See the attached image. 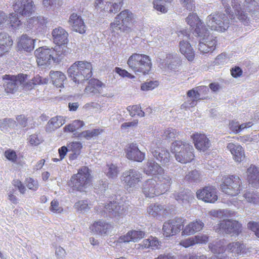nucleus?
<instances>
[{"instance_id": "1", "label": "nucleus", "mask_w": 259, "mask_h": 259, "mask_svg": "<svg viewBox=\"0 0 259 259\" xmlns=\"http://www.w3.org/2000/svg\"><path fill=\"white\" fill-rule=\"evenodd\" d=\"M232 6L235 12V15L229 14L228 16L224 13H214L208 15L206 19L207 27L211 30L222 32L228 29L231 22H237V20L244 25L249 22L248 14L243 10H246L250 15L254 18H259V6L254 0H244L242 6H241L238 0H232Z\"/></svg>"}, {"instance_id": "2", "label": "nucleus", "mask_w": 259, "mask_h": 259, "mask_svg": "<svg viewBox=\"0 0 259 259\" xmlns=\"http://www.w3.org/2000/svg\"><path fill=\"white\" fill-rule=\"evenodd\" d=\"M172 184L171 178L169 176H163L155 179L146 181L142 185V193L146 197L154 198L165 193Z\"/></svg>"}, {"instance_id": "3", "label": "nucleus", "mask_w": 259, "mask_h": 259, "mask_svg": "<svg viewBox=\"0 0 259 259\" xmlns=\"http://www.w3.org/2000/svg\"><path fill=\"white\" fill-rule=\"evenodd\" d=\"M66 55V50L60 46L51 48L42 47L35 51L36 61L39 66L49 65L52 61L59 63Z\"/></svg>"}, {"instance_id": "4", "label": "nucleus", "mask_w": 259, "mask_h": 259, "mask_svg": "<svg viewBox=\"0 0 259 259\" xmlns=\"http://www.w3.org/2000/svg\"><path fill=\"white\" fill-rule=\"evenodd\" d=\"M136 22L135 15L128 10H124L117 14L113 22L110 23V30L114 35L118 31L129 33L132 30V25Z\"/></svg>"}, {"instance_id": "5", "label": "nucleus", "mask_w": 259, "mask_h": 259, "mask_svg": "<svg viewBox=\"0 0 259 259\" xmlns=\"http://www.w3.org/2000/svg\"><path fill=\"white\" fill-rule=\"evenodd\" d=\"M171 151L175 154L176 159L182 163H187L194 160V149L190 144L182 141H175L170 147Z\"/></svg>"}, {"instance_id": "6", "label": "nucleus", "mask_w": 259, "mask_h": 259, "mask_svg": "<svg viewBox=\"0 0 259 259\" xmlns=\"http://www.w3.org/2000/svg\"><path fill=\"white\" fill-rule=\"evenodd\" d=\"M92 66L86 61H76L68 69V74L74 81H87L92 75Z\"/></svg>"}, {"instance_id": "7", "label": "nucleus", "mask_w": 259, "mask_h": 259, "mask_svg": "<svg viewBox=\"0 0 259 259\" xmlns=\"http://www.w3.org/2000/svg\"><path fill=\"white\" fill-rule=\"evenodd\" d=\"M127 64L136 74H148L150 71L152 63L150 57L145 54L134 53L128 59Z\"/></svg>"}, {"instance_id": "8", "label": "nucleus", "mask_w": 259, "mask_h": 259, "mask_svg": "<svg viewBox=\"0 0 259 259\" xmlns=\"http://www.w3.org/2000/svg\"><path fill=\"white\" fill-rule=\"evenodd\" d=\"M242 181L237 176H224L220 185V190L224 194L231 196L238 195L242 190Z\"/></svg>"}, {"instance_id": "9", "label": "nucleus", "mask_w": 259, "mask_h": 259, "mask_svg": "<svg viewBox=\"0 0 259 259\" xmlns=\"http://www.w3.org/2000/svg\"><path fill=\"white\" fill-rule=\"evenodd\" d=\"M123 4V0H95V7L103 17L117 13Z\"/></svg>"}, {"instance_id": "10", "label": "nucleus", "mask_w": 259, "mask_h": 259, "mask_svg": "<svg viewBox=\"0 0 259 259\" xmlns=\"http://www.w3.org/2000/svg\"><path fill=\"white\" fill-rule=\"evenodd\" d=\"M91 175L89 168L82 166L74 174L68 182V185L73 190L81 191L91 182Z\"/></svg>"}, {"instance_id": "11", "label": "nucleus", "mask_w": 259, "mask_h": 259, "mask_svg": "<svg viewBox=\"0 0 259 259\" xmlns=\"http://www.w3.org/2000/svg\"><path fill=\"white\" fill-rule=\"evenodd\" d=\"M209 89L206 86H200L187 92V96L192 99L188 100L182 105L185 109L193 107L196 105L197 101L209 99L208 94Z\"/></svg>"}, {"instance_id": "12", "label": "nucleus", "mask_w": 259, "mask_h": 259, "mask_svg": "<svg viewBox=\"0 0 259 259\" xmlns=\"http://www.w3.org/2000/svg\"><path fill=\"white\" fill-rule=\"evenodd\" d=\"M182 61L176 54H168L158 60V67L165 72L175 74L181 70Z\"/></svg>"}, {"instance_id": "13", "label": "nucleus", "mask_w": 259, "mask_h": 259, "mask_svg": "<svg viewBox=\"0 0 259 259\" xmlns=\"http://www.w3.org/2000/svg\"><path fill=\"white\" fill-rule=\"evenodd\" d=\"M225 240H221L215 243H210L209 248L213 253H223L227 250L229 252L237 254H240L243 252L244 245L239 242H232L229 244L227 247H225Z\"/></svg>"}, {"instance_id": "14", "label": "nucleus", "mask_w": 259, "mask_h": 259, "mask_svg": "<svg viewBox=\"0 0 259 259\" xmlns=\"http://www.w3.org/2000/svg\"><path fill=\"white\" fill-rule=\"evenodd\" d=\"M200 37L198 45V50L201 53L205 54L212 52L217 44L215 37L209 34L206 28H202V34H197Z\"/></svg>"}, {"instance_id": "15", "label": "nucleus", "mask_w": 259, "mask_h": 259, "mask_svg": "<svg viewBox=\"0 0 259 259\" xmlns=\"http://www.w3.org/2000/svg\"><path fill=\"white\" fill-rule=\"evenodd\" d=\"M214 229L218 233L225 232L238 235L242 231V225L237 221L226 220L221 221Z\"/></svg>"}, {"instance_id": "16", "label": "nucleus", "mask_w": 259, "mask_h": 259, "mask_svg": "<svg viewBox=\"0 0 259 259\" xmlns=\"http://www.w3.org/2000/svg\"><path fill=\"white\" fill-rule=\"evenodd\" d=\"M186 221L185 219L176 218L165 222L162 227L163 235L166 237H169L178 233L184 227Z\"/></svg>"}, {"instance_id": "17", "label": "nucleus", "mask_w": 259, "mask_h": 259, "mask_svg": "<svg viewBox=\"0 0 259 259\" xmlns=\"http://www.w3.org/2000/svg\"><path fill=\"white\" fill-rule=\"evenodd\" d=\"M189 35V32L187 30H183L179 32V37H185L184 39L180 41L179 50L181 54L189 61H192L195 58V52L190 44L188 41Z\"/></svg>"}, {"instance_id": "18", "label": "nucleus", "mask_w": 259, "mask_h": 259, "mask_svg": "<svg viewBox=\"0 0 259 259\" xmlns=\"http://www.w3.org/2000/svg\"><path fill=\"white\" fill-rule=\"evenodd\" d=\"M13 9L15 12L24 16H29L35 10V6L31 0H15Z\"/></svg>"}, {"instance_id": "19", "label": "nucleus", "mask_w": 259, "mask_h": 259, "mask_svg": "<svg viewBox=\"0 0 259 259\" xmlns=\"http://www.w3.org/2000/svg\"><path fill=\"white\" fill-rule=\"evenodd\" d=\"M196 196L199 199L210 203H214L218 199L216 188L210 186H205L197 190Z\"/></svg>"}, {"instance_id": "20", "label": "nucleus", "mask_w": 259, "mask_h": 259, "mask_svg": "<svg viewBox=\"0 0 259 259\" xmlns=\"http://www.w3.org/2000/svg\"><path fill=\"white\" fill-rule=\"evenodd\" d=\"M120 203L116 201H110L109 203L105 205L103 211L108 214L109 217L114 218L120 217L125 215L127 211L126 207L120 205Z\"/></svg>"}, {"instance_id": "21", "label": "nucleus", "mask_w": 259, "mask_h": 259, "mask_svg": "<svg viewBox=\"0 0 259 259\" xmlns=\"http://www.w3.org/2000/svg\"><path fill=\"white\" fill-rule=\"evenodd\" d=\"M151 151L153 156L162 164L165 165L169 162L170 154L167 150L157 143H153Z\"/></svg>"}, {"instance_id": "22", "label": "nucleus", "mask_w": 259, "mask_h": 259, "mask_svg": "<svg viewBox=\"0 0 259 259\" xmlns=\"http://www.w3.org/2000/svg\"><path fill=\"white\" fill-rule=\"evenodd\" d=\"M51 34L53 41L57 45L56 46L64 47L66 50L65 45L69 41L68 32L63 28L58 27L52 30Z\"/></svg>"}, {"instance_id": "23", "label": "nucleus", "mask_w": 259, "mask_h": 259, "mask_svg": "<svg viewBox=\"0 0 259 259\" xmlns=\"http://www.w3.org/2000/svg\"><path fill=\"white\" fill-rule=\"evenodd\" d=\"M141 178L142 175L140 172L134 169H130L123 173L121 181L127 189L135 186L141 181Z\"/></svg>"}, {"instance_id": "24", "label": "nucleus", "mask_w": 259, "mask_h": 259, "mask_svg": "<svg viewBox=\"0 0 259 259\" xmlns=\"http://www.w3.org/2000/svg\"><path fill=\"white\" fill-rule=\"evenodd\" d=\"M47 20L42 16H34L29 18L27 21V28L36 33H42L44 31Z\"/></svg>"}, {"instance_id": "25", "label": "nucleus", "mask_w": 259, "mask_h": 259, "mask_svg": "<svg viewBox=\"0 0 259 259\" xmlns=\"http://www.w3.org/2000/svg\"><path fill=\"white\" fill-rule=\"evenodd\" d=\"M144 172L148 176L154 177L157 180L158 177H161L164 175V169L154 160H148L144 167Z\"/></svg>"}, {"instance_id": "26", "label": "nucleus", "mask_w": 259, "mask_h": 259, "mask_svg": "<svg viewBox=\"0 0 259 259\" xmlns=\"http://www.w3.org/2000/svg\"><path fill=\"white\" fill-rule=\"evenodd\" d=\"M196 149L200 151H206L210 146L209 140L204 134L196 133L191 136Z\"/></svg>"}, {"instance_id": "27", "label": "nucleus", "mask_w": 259, "mask_h": 259, "mask_svg": "<svg viewBox=\"0 0 259 259\" xmlns=\"http://www.w3.org/2000/svg\"><path fill=\"white\" fill-rule=\"evenodd\" d=\"M126 157L132 160L142 162L145 158V153L142 152L136 144L128 145L125 150Z\"/></svg>"}, {"instance_id": "28", "label": "nucleus", "mask_w": 259, "mask_h": 259, "mask_svg": "<svg viewBox=\"0 0 259 259\" xmlns=\"http://www.w3.org/2000/svg\"><path fill=\"white\" fill-rule=\"evenodd\" d=\"M69 22L72 30L80 34L85 33L86 31V26L80 16L76 14L73 13L70 16Z\"/></svg>"}, {"instance_id": "29", "label": "nucleus", "mask_w": 259, "mask_h": 259, "mask_svg": "<svg viewBox=\"0 0 259 259\" xmlns=\"http://www.w3.org/2000/svg\"><path fill=\"white\" fill-rule=\"evenodd\" d=\"M204 226L202 221L196 220L189 223L183 229L182 235L189 236L201 231Z\"/></svg>"}, {"instance_id": "30", "label": "nucleus", "mask_w": 259, "mask_h": 259, "mask_svg": "<svg viewBox=\"0 0 259 259\" xmlns=\"http://www.w3.org/2000/svg\"><path fill=\"white\" fill-rule=\"evenodd\" d=\"M186 21L187 24L194 29V31L197 34H200V33H202V28H206L196 14H190L186 18Z\"/></svg>"}, {"instance_id": "31", "label": "nucleus", "mask_w": 259, "mask_h": 259, "mask_svg": "<svg viewBox=\"0 0 259 259\" xmlns=\"http://www.w3.org/2000/svg\"><path fill=\"white\" fill-rule=\"evenodd\" d=\"M227 148L233 155L234 160L237 162H241L245 158L243 148L239 145H235L233 143H229L227 146Z\"/></svg>"}, {"instance_id": "32", "label": "nucleus", "mask_w": 259, "mask_h": 259, "mask_svg": "<svg viewBox=\"0 0 259 259\" xmlns=\"http://www.w3.org/2000/svg\"><path fill=\"white\" fill-rule=\"evenodd\" d=\"M145 234L142 231L132 230L128 232L126 235L120 236L117 242L118 243H126L130 241H137L143 238Z\"/></svg>"}, {"instance_id": "33", "label": "nucleus", "mask_w": 259, "mask_h": 259, "mask_svg": "<svg viewBox=\"0 0 259 259\" xmlns=\"http://www.w3.org/2000/svg\"><path fill=\"white\" fill-rule=\"evenodd\" d=\"M35 39L31 38L26 34H23L19 39L18 48L20 50L31 52L34 48Z\"/></svg>"}, {"instance_id": "34", "label": "nucleus", "mask_w": 259, "mask_h": 259, "mask_svg": "<svg viewBox=\"0 0 259 259\" xmlns=\"http://www.w3.org/2000/svg\"><path fill=\"white\" fill-rule=\"evenodd\" d=\"M69 149V160L76 159L81 153L82 145L80 142L73 141L67 144Z\"/></svg>"}, {"instance_id": "35", "label": "nucleus", "mask_w": 259, "mask_h": 259, "mask_svg": "<svg viewBox=\"0 0 259 259\" xmlns=\"http://www.w3.org/2000/svg\"><path fill=\"white\" fill-rule=\"evenodd\" d=\"M247 180L249 184L259 187V171L256 166L251 165L247 170Z\"/></svg>"}, {"instance_id": "36", "label": "nucleus", "mask_w": 259, "mask_h": 259, "mask_svg": "<svg viewBox=\"0 0 259 259\" xmlns=\"http://www.w3.org/2000/svg\"><path fill=\"white\" fill-rule=\"evenodd\" d=\"M112 228L110 224L102 221L95 222L90 227V229L94 232L100 234H105Z\"/></svg>"}, {"instance_id": "37", "label": "nucleus", "mask_w": 259, "mask_h": 259, "mask_svg": "<svg viewBox=\"0 0 259 259\" xmlns=\"http://www.w3.org/2000/svg\"><path fill=\"white\" fill-rule=\"evenodd\" d=\"M147 212L150 216L154 218L165 215L167 212L164 206L157 203L150 204L147 208Z\"/></svg>"}, {"instance_id": "38", "label": "nucleus", "mask_w": 259, "mask_h": 259, "mask_svg": "<svg viewBox=\"0 0 259 259\" xmlns=\"http://www.w3.org/2000/svg\"><path fill=\"white\" fill-rule=\"evenodd\" d=\"M173 0H150L152 3L153 8L158 12L166 13L168 10V6Z\"/></svg>"}, {"instance_id": "39", "label": "nucleus", "mask_w": 259, "mask_h": 259, "mask_svg": "<svg viewBox=\"0 0 259 259\" xmlns=\"http://www.w3.org/2000/svg\"><path fill=\"white\" fill-rule=\"evenodd\" d=\"M3 79L8 81H25V80H29L30 81H41L40 76H36L33 79L28 78L27 74L20 73L17 75L6 74L3 76Z\"/></svg>"}, {"instance_id": "40", "label": "nucleus", "mask_w": 259, "mask_h": 259, "mask_svg": "<svg viewBox=\"0 0 259 259\" xmlns=\"http://www.w3.org/2000/svg\"><path fill=\"white\" fill-rule=\"evenodd\" d=\"M140 245L142 249L150 248L156 250L160 248V242L156 237L150 236L149 238L144 239Z\"/></svg>"}, {"instance_id": "41", "label": "nucleus", "mask_w": 259, "mask_h": 259, "mask_svg": "<svg viewBox=\"0 0 259 259\" xmlns=\"http://www.w3.org/2000/svg\"><path fill=\"white\" fill-rule=\"evenodd\" d=\"M65 123V119L63 117L56 116L52 117L48 122L47 130L49 132L54 131Z\"/></svg>"}, {"instance_id": "42", "label": "nucleus", "mask_w": 259, "mask_h": 259, "mask_svg": "<svg viewBox=\"0 0 259 259\" xmlns=\"http://www.w3.org/2000/svg\"><path fill=\"white\" fill-rule=\"evenodd\" d=\"M253 125L251 122H248L239 124V122L232 120H230L228 124L229 129L234 134H238L243 130L250 127Z\"/></svg>"}, {"instance_id": "43", "label": "nucleus", "mask_w": 259, "mask_h": 259, "mask_svg": "<svg viewBox=\"0 0 259 259\" xmlns=\"http://www.w3.org/2000/svg\"><path fill=\"white\" fill-rule=\"evenodd\" d=\"M13 41L11 36L6 32L0 33V46L5 50L8 51L12 46Z\"/></svg>"}, {"instance_id": "44", "label": "nucleus", "mask_w": 259, "mask_h": 259, "mask_svg": "<svg viewBox=\"0 0 259 259\" xmlns=\"http://www.w3.org/2000/svg\"><path fill=\"white\" fill-rule=\"evenodd\" d=\"M173 196L178 202L181 203H188L192 198L191 191L175 192L173 194Z\"/></svg>"}, {"instance_id": "45", "label": "nucleus", "mask_w": 259, "mask_h": 259, "mask_svg": "<svg viewBox=\"0 0 259 259\" xmlns=\"http://www.w3.org/2000/svg\"><path fill=\"white\" fill-rule=\"evenodd\" d=\"M104 132V130L100 128L93 129L92 131H84L78 134L77 137L79 138H83L87 140H90L94 137H96Z\"/></svg>"}, {"instance_id": "46", "label": "nucleus", "mask_w": 259, "mask_h": 259, "mask_svg": "<svg viewBox=\"0 0 259 259\" xmlns=\"http://www.w3.org/2000/svg\"><path fill=\"white\" fill-rule=\"evenodd\" d=\"M7 25H9L13 29H19L22 26V24L19 19L17 14L15 13H12L9 14Z\"/></svg>"}, {"instance_id": "47", "label": "nucleus", "mask_w": 259, "mask_h": 259, "mask_svg": "<svg viewBox=\"0 0 259 259\" xmlns=\"http://www.w3.org/2000/svg\"><path fill=\"white\" fill-rule=\"evenodd\" d=\"M84 125L83 121L75 120L72 123L66 125L64 127V132L73 133L82 127Z\"/></svg>"}, {"instance_id": "48", "label": "nucleus", "mask_w": 259, "mask_h": 259, "mask_svg": "<svg viewBox=\"0 0 259 259\" xmlns=\"http://www.w3.org/2000/svg\"><path fill=\"white\" fill-rule=\"evenodd\" d=\"M28 143L31 146H37L42 143L44 139L39 134H33L27 139Z\"/></svg>"}, {"instance_id": "49", "label": "nucleus", "mask_w": 259, "mask_h": 259, "mask_svg": "<svg viewBox=\"0 0 259 259\" xmlns=\"http://www.w3.org/2000/svg\"><path fill=\"white\" fill-rule=\"evenodd\" d=\"M126 109L132 117L135 116L143 117L145 115V113L141 109L140 105L129 106Z\"/></svg>"}, {"instance_id": "50", "label": "nucleus", "mask_w": 259, "mask_h": 259, "mask_svg": "<svg viewBox=\"0 0 259 259\" xmlns=\"http://www.w3.org/2000/svg\"><path fill=\"white\" fill-rule=\"evenodd\" d=\"M119 170L117 166L112 163L107 165V167L105 169V172L106 176L109 178H115L117 176Z\"/></svg>"}, {"instance_id": "51", "label": "nucleus", "mask_w": 259, "mask_h": 259, "mask_svg": "<svg viewBox=\"0 0 259 259\" xmlns=\"http://www.w3.org/2000/svg\"><path fill=\"white\" fill-rule=\"evenodd\" d=\"M25 184L27 188L32 191H36L38 189L39 185L36 179L32 178H26L25 180Z\"/></svg>"}, {"instance_id": "52", "label": "nucleus", "mask_w": 259, "mask_h": 259, "mask_svg": "<svg viewBox=\"0 0 259 259\" xmlns=\"http://www.w3.org/2000/svg\"><path fill=\"white\" fill-rule=\"evenodd\" d=\"M245 199L249 203L254 204L259 202V194L253 192L246 191L243 195Z\"/></svg>"}, {"instance_id": "53", "label": "nucleus", "mask_w": 259, "mask_h": 259, "mask_svg": "<svg viewBox=\"0 0 259 259\" xmlns=\"http://www.w3.org/2000/svg\"><path fill=\"white\" fill-rule=\"evenodd\" d=\"M49 76L52 81H65L66 79L65 74L59 71H51Z\"/></svg>"}, {"instance_id": "54", "label": "nucleus", "mask_w": 259, "mask_h": 259, "mask_svg": "<svg viewBox=\"0 0 259 259\" xmlns=\"http://www.w3.org/2000/svg\"><path fill=\"white\" fill-rule=\"evenodd\" d=\"M179 135V133L175 129L168 128L166 129L162 136V139L164 140L175 139Z\"/></svg>"}, {"instance_id": "55", "label": "nucleus", "mask_w": 259, "mask_h": 259, "mask_svg": "<svg viewBox=\"0 0 259 259\" xmlns=\"http://www.w3.org/2000/svg\"><path fill=\"white\" fill-rule=\"evenodd\" d=\"M42 5L47 9L54 10L60 5L59 0H42Z\"/></svg>"}, {"instance_id": "56", "label": "nucleus", "mask_w": 259, "mask_h": 259, "mask_svg": "<svg viewBox=\"0 0 259 259\" xmlns=\"http://www.w3.org/2000/svg\"><path fill=\"white\" fill-rule=\"evenodd\" d=\"M50 210L55 213H61L63 211V208L60 206L59 202L57 200L54 199L51 202Z\"/></svg>"}, {"instance_id": "57", "label": "nucleus", "mask_w": 259, "mask_h": 259, "mask_svg": "<svg viewBox=\"0 0 259 259\" xmlns=\"http://www.w3.org/2000/svg\"><path fill=\"white\" fill-rule=\"evenodd\" d=\"M200 178V174L198 171L196 170H192L188 174H187L185 177V180L188 182L196 181L199 180Z\"/></svg>"}, {"instance_id": "58", "label": "nucleus", "mask_w": 259, "mask_h": 259, "mask_svg": "<svg viewBox=\"0 0 259 259\" xmlns=\"http://www.w3.org/2000/svg\"><path fill=\"white\" fill-rule=\"evenodd\" d=\"M4 86L7 93L13 94L17 91L18 88L16 82H6V83Z\"/></svg>"}, {"instance_id": "59", "label": "nucleus", "mask_w": 259, "mask_h": 259, "mask_svg": "<svg viewBox=\"0 0 259 259\" xmlns=\"http://www.w3.org/2000/svg\"><path fill=\"white\" fill-rule=\"evenodd\" d=\"M4 155L7 159L12 162H16L17 160V155L13 150L9 149L6 150Z\"/></svg>"}, {"instance_id": "60", "label": "nucleus", "mask_w": 259, "mask_h": 259, "mask_svg": "<svg viewBox=\"0 0 259 259\" xmlns=\"http://www.w3.org/2000/svg\"><path fill=\"white\" fill-rule=\"evenodd\" d=\"M115 72L123 78L126 77L127 79H131L136 78L134 75L128 72L126 70L122 69L119 67H116L115 68Z\"/></svg>"}, {"instance_id": "61", "label": "nucleus", "mask_w": 259, "mask_h": 259, "mask_svg": "<svg viewBox=\"0 0 259 259\" xmlns=\"http://www.w3.org/2000/svg\"><path fill=\"white\" fill-rule=\"evenodd\" d=\"M228 61V57L226 53L219 55L215 58L214 63L215 65H221L226 63Z\"/></svg>"}, {"instance_id": "62", "label": "nucleus", "mask_w": 259, "mask_h": 259, "mask_svg": "<svg viewBox=\"0 0 259 259\" xmlns=\"http://www.w3.org/2000/svg\"><path fill=\"white\" fill-rule=\"evenodd\" d=\"M196 244H206L209 240V236L205 234H201L194 236Z\"/></svg>"}, {"instance_id": "63", "label": "nucleus", "mask_w": 259, "mask_h": 259, "mask_svg": "<svg viewBox=\"0 0 259 259\" xmlns=\"http://www.w3.org/2000/svg\"><path fill=\"white\" fill-rule=\"evenodd\" d=\"M12 184L14 187L18 188L21 194H24L25 193L26 189L20 180L18 179L14 180Z\"/></svg>"}, {"instance_id": "64", "label": "nucleus", "mask_w": 259, "mask_h": 259, "mask_svg": "<svg viewBox=\"0 0 259 259\" xmlns=\"http://www.w3.org/2000/svg\"><path fill=\"white\" fill-rule=\"evenodd\" d=\"M248 228L253 231L255 235L259 238V223L250 222L247 224Z\"/></svg>"}]
</instances>
